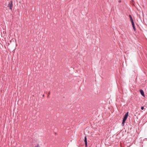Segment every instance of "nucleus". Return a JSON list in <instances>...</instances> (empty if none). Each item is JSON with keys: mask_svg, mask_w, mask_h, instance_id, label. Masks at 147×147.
I'll use <instances>...</instances> for the list:
<instances>
[{"mask_svg": "<svg viewBox=\"0 0 147 147\" xmlns=\"http://www.w3.org/2000/svg\"><path fill=\"white\" fill-rule=\"evenodd\" d=\"M132 24V27H133V29H134V31H136V29L135 28V26H134V23H131Z\"/></svg>", "mask_w": 147, "mask_h": 147, "instance_id": "423d86ee", "label": "nucleus"}, {"mask_svg": "<svg viewBox=\"0 0 147 147\" xmlns=\"http://www.w3.org/2000/svg\"><path fill=\"white\" fill-rule=\"evenodd\" d=\"M50 94V92H49V93H48V96H49V95Z\"/></svg>", "mask_w": 147, "mask_h": 147, "instance_id": "1a4fd4ad", "label": "nucleus"}, {"mask_svg": "<svg viewBox=\"0 0 147 147\" xmlns=\"http://www.w3.org/2000/svg\"><path fill=\"white\" fill-rule=\"evenodd\" d=\"M129 17L130 18V21L131 23H134V21L131 15H129Z\"/></svg>", "mask_w": 147, "mask_h": 147, "instance_id": "7ed1b4c3", "label": "nucleus"}, {"mask_svg": "<svg viewBox=\"0 0 147 147\" xmlns=\"http://www.w3.org/2000/svg\"><path fill=\"white\" fill-rule=\"evenodd\" d=\"M119 2H121V1H119Z\"/></svg>", "mask_w": 147, "mask_h": 147, "instance_id": "9d476101", "label": "nucleus"}, {"mask_svg": "<svg viewBox=\"0 0 147 147\" xmlns=\"http://www.w3.org/2000/svg\"><path fill=\"white\" fill-rule=\"evenodd\" d=\"M44 96V95H43V97Z\"/></svg>", "mask_w": 147, "mask_h": 147, "instance_id": "f8f14e48", "label": "nucleus"}, {"mask_svg": "<svg viewBox=\"0 0 147 147\" xmlns=\"http://www.w3.org/2000/svg\"><path fill=\"white\" fill-rule=\"evenodd\" d=\"M140 92L141 94L143 96H145V95L144 94V91L143 90H140Z\"/></svg>", "mask_w": 147, "mask_h": 147, "instance_id": "20e7f679", "label": "nucleus"}, {"mask_svg": "<svg viewBox=\"0 0 147 147\" xmlns=\"http://www.w3.org/2000/svg\"><path fill=\"white\" fill-rule=\"evenodd\" d=\"M128 113H129L128 112H127L125 114V115H124V116L123 119L122 123L123 126V125H124V124L125 123V121L127 118L128 116Z\"/></svg>", "mask_w": 147, "mask_h": 147, "instance_id": "f257e3e1", "label": "nucleus"}, {"mask_svg": "<svg viewBox=\"0 0 147 147\" xmlns=\"http://www.w3.org/2000/svg\"><path fill=\"white\" fill-rule=\"evenodd\" d=\"M34 147H41L40 146H39V145H38L35 146Z\"/></svg>", "mask_w": 147, "mask_h": 147, "instance_id": "0eeeda50", "label": "nucleus"}, {"mask_svg": "<svg viewBox=\"0 0 147 147\" xmlns=\"http://www.w3.org/2000/svg\"><path fill=\"white\" fill-rule=\"evenodd\" d=\"M5 6H7V5L6 4H5Z\"/></svg>", "mask_w": 147, "mask_h": 147, "instance_id": "9b49d317", "label": "nucleus"}, {"mask_svg": "<svg viewBox=\"0 0 147 147\" xmlns=\"http://www.w3.org/2000/svg\"><path fill=\"white\" fill-rule=\"evenodd\" d=\"M84 141L85 143L86 146L87 145V138H86V136L84 138Z\"/></svg>", "mask_w": 147, "mask_h": 147, "instance_id": "39448f33", "label": "nucleus"}, {"mask_svg": "<svg viewBox=\"0 0 147 147\" xmlns=\"http://www.w3.org/2000/svg\"><path fill=\"white\" fill-rule=\"evenodd\" d=\"M13 6L12 2L11 1L9 3L8 5L7 6L10 9L12 10Z\"/></svg>", "mask_w": 147, "mask_h": 147, "instance_id": "f03ea898", "label": "nucleus"}, {"mask_svg": "<svg viewBox=\"0 0 147 147\" xmlns=\"http://www.w3.org/2000/svg\"><path fill=\"white\" fill-rule=\"evenodd\" d=\"M144 107H141V109L142 110H143L144 109Z\"/></svg>", "mask_w": 147, "mask_h": 147, "instance_id": "6e6552de", "label": "nucleus"}]
</instances>
